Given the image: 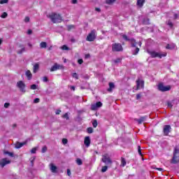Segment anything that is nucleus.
<instances>
[{
    "mask_svg": "<svg viewBox=\"0 0 179 179\" xmlns=\"http://www.w3.org/2000/svg\"><path fill=\"white\" fill-rule=\"evenodd\" d=\"M122 38L125 40V41H129L131 44V48H135V50H132V55H138L139 53L140 49L139 48L136 47L138 42H136V40L135 38H129L128 36L125 34L122 35Z\"/></svg>",
    "mask_w": 179,
    "mask_h": 179,
    "instance_id": "nucleus-1",
    "label": "nucleus"
},
{
    "mask_svg": "<svg viewBox=\"0 0 179 179\" xmlns=\"http://www.w3.org/2000/svg\"><path fill=\"white\" fill-rule=\"evenodd\" d=\"M48 17H49V19H50L51 22L53 23H61L64 20L61 14L56 13H52L48 15Z\"/></svg>",
    "mask_w": 179,
    "mask_h": 179,
    "instance_id": "nucleus-2",
    "label": "nucleus"
},
{
    "mask_svg": "<svg viewBox=\"0 0 179 179\" xmlns=\"http://www.w3.org/2000/svg\"><path fill=\"white\" fill-rule=\"evenodd\" d=\"M172 164H177L179 163V144L176 145L173 150V157L171 161Z\"/></svg>",
    "mask_w": 179,
    "mask_h": 179,
    "instance_id": "nucleus-3",
    "label": "nucleus"
},
{
    "mask_svg": "<svg viewBox=\"0 0 179 179\" xmlns=\"http://www.w3.org/2000/svg\"><path fill=\"white\" fill-rule=\"evenodd\" d=\"M147 52L150 55L151 58H160L162 57H167V53L164 52V54H161L159 52H157L156 51H150L148 50Z\"/></svg>",
    "mask_w": 179,
    "mask_h": 179,
    "instance_id": "nucleus-4",
    "label": "nucleus"
},
{
    "mask_svg": "<svg viewBox=\"0 0 179 179\" xmlns=\"http://www.w3.org/2000/svg\"><path fill=\"white\" fill-rule=\"evenodd\" d=\"M112 51L113 52H121L124 51V48L121 43H115L112 44Z\"/></svg>",
    "mask_w": 179,
    "mask_h": 179,
    "instance_id": "nucleus-5",
    "label": "nucleus"
},
{
    "mask_svg": "<svg viewBox=\"0 0 179 179\" xmlns=\"http://www.w3.org/2000/svg\"><path fill=\"white\" fill-rule=\"evenodd\" d=\"M157 89L159 92H169L171 90V87L170 85L164 86L163 83H160L158 84Z\"/></svg>",
    "mask_w": 179,
    "mask_h": 179,
    "instance_id": "nucleus-6",
    "label": "nucleus"
},
{
    "mask_svg": "<svg viewBox=\"0 0 179 179\" xmlns=\"http://www.w3.org/2000/svg\"><path fill=\"white\" fill-rule=\"evenodd\" d=\"M96 40V30L93 29L91 32L87 35L86 38L87 41H94Z\"/></svg>",
    "mask_w": 179,
    "mask_h": 179,
    "instance_id": "nucleus-7",
    "label": "nucleus"
},
{
    "mask_svg": "<svg viewBox=\"0 0 179 179\" xmlns=\"http://www.w3.org/2000/svg\"><path fill=\"white\" fill-rule=\"evenodd\" d=\"M136 90H139L140 89H145V81L141 79H137L136 81Z\"/></svg>",
    "mask_w": 179,
    "mask_h": 179,
    "instance_id": "nucleus-8",
    "label": "nucleus"
},
{
    "mask_svg": "<svg viewBox=\"0 0 179 179\" xmlns=\"http://www.w3.org/2000/svg\"><path fill=\"white\" fill-rule=\"evenodd\" d=\"M101 162L105 163V164H113V161L111 160V158L108 157V154H105L102 156Z\"/></svg>",
    "mask_w": 179,
    "mask_h": 179,
    "instance_id": "nucleus-9",
    "label": "nucleus"
},
{
    "mask_svg": "<svg viewBox=\"0 0 179 179\" xmlns=\"http://www.w3.org/2000/svg\"><path fill=\"white\" fill-rule=\"evenodd\" d=\"M58 69H64V65L55 63V64L50 68V72H55V71H58Z\"/></svg>",
    "mask_w": 179,
    "mask_h": 179,
    "instance_id": "nucleus-10",
    "label": "nucleus"
},
{
    "mask_svg": "<svg viewBox=\"0 0 179 179\" xmlns=\"http://www.w3.org/2000/svg\"><path fill=\"white\" fill-rule=\"evenodd\" d=\"M169 132H171V126H170V124L164 125L163 129L164 136H169Z\"/></svg>",
    "mask_w": 179,
    "mask_h": 179,
    "instance_id": "nucleus-11",
    "label": "nucleus"
},
{
    "mask_svg": "<svg viewBox=\"0 0 179 179\" xmlns=\"http://www.w3.org/2000/svg\"><path fill=\"white\" fill-rule=\"evenodd\" d=\"M100 107H103V103L101 101H98L96 103L91 105V110L92 111H94L97 110L98 108H100Z\"/></svg>",
    "mask_w": 179,
    "mask_h": 179,
    "instance_id": "nucleus-12",
    "label": "nucleus"
},
{
    "mask_svg": "<svg viewBox=\"0 0 179 179\" xmlns=\"http://www.w3.org/2000/svg\"><path fill=\"white\" fill-rule=\"evenodd\" d=\"M148 119V116L145 115V116H141L139 119H134V121H136V122H138V124L139 125H141V124H142L143 122H145V121H146V120Z\"/></svg>",
    "mask_w": 179,
    "mask_h": 179,
    "instance_id": "nucleus-13",
    "label": "nucleus"
},
{
    "mask_svg": "<svg viewBox=\"0 0 179 179\" xmlns=\"http://www.w3.org/2000/svg\"><path fill=\"white\" fill-rule=\"evenodd\" d=\"M10 160H7L6 158H3L1 159V162H0V166H1V167H5L6 164H10Z\"/></svg>",
    "mask_w": 179,
    "mask_h": 179,
    "instance_id": "nucleus-14",
    "label": "nucleus"
},
{
    "mask_svg": "<svg viewBox=\"0 0 179 179\" xmlns=\"http://www.w3.org/2000/svg\"><path fill=\"white\" fill-rule=\"evenodd\" d=\"M84 143L87 148H89L90 146V137L86 136L84 139Z\"/></svg>",
    "mask_w": 179,
    "mask_h": 179,
    "instance_id": "nucleus-15",
    "label": "nucleus"
},
{
    "mask_svg": "<svg viewBox=\"0 0 179 179\" xmlns=\"http://www.w3.org/2000/svg\"><path fill=\"white\" fill-rule=\"evenodd\" d=\"M25 75L28 80H31V78H33V74H31V71H30V70H27L25 73Z\"/></svg>",
    "mask_w": 179,
    "mask_h": 179,
    "instance_id": "nucleus-16",
    "label": "nucleus"
},
{
    "mask_svg": "<svg viewBox=\"0 0 179 179\" xmlns=\"http://www.w3.org/2000/svg\"><path fill=\"white\" fill-rule=\"evenodd\" d=\"M17 87L20 89L21 92H23V81H19L17 83Z\"/></svg>",
    "mask_w": 179,
    "mask_h": 179,
    "instance_id": "nucleus-17",
    "label": "nucleus"
},
{
    "mask_svg": "<svg viewBox=\"0 0 179 179\" xmlns=\"http://www.w3.org/2000/svg\"><path fill=\"white\" fill-rule=\"evenodd\" d=\"M50 171L52 173H57V170L58 168H57V166L54 165V164H50Z\"/></svg>",
    "mask_w": 179,
    "mask_h": 179,
    "instance_id": "nucleus-18",
    "label": "nucleus"
},
{
    "mask_svg": "<svg viewBox=\"0 0 179 179\" xmlns=\"http://www.w3.org/2000/svg\"><path fill=\"white\" fill-rule=\"evenodd\" d=\"M109 88L108 89V92H113V89L115 88V85H114V83H109Z\"/></svg>",
    "mask_w": 179,
    "mask_h": 179,
    "instance_id": "nucleus-19",
    "label": "nucleus"
},
{
    "mask_svg": "<svg viewBox=\"0 0 179 179\" xmlns=\"http://www.w3.org/2000/svg\"><path fill=\"white\" fill-rule=\"evenodd\" d=\"M38 69H40V65L38 63H36L34 66V69H33L34 73H36Z\"/></svg>",
    "mask_w": 179,
    "mask_h": 179,
    "instance_id": "nucleus-20",
    "label": "nucleus"
},
{
    "mask_svg": "<svg viewBox=\"0 0 179 179\" xmlns=\"http://www.w3.org/2000/svg\"><path fill=\"white\" fill-rule=\"evenodd\" d=\"M23 146V143H20L19 141H17L15 144V149H20Z\"/></svg>",
    "mask_w": 179,
    "mask_h": 179,
    "instance_id": "nucleus-21",
    "label": "nucleus"
},
{
    "mask_svg": "<svg viewBox=\"0 0 179 179\" xmlns=\"http://www.w3.org/2000/svg\"><path fill=\"white\" fill-rule=\"evenodd\" d=\"M145 0H137V6L140 8H142L143 6V3H145Z\"/></svg>",
    "mask_w": 179,
    "mask_h": 179,
    "instance_id": "nucleus-22",
    "label": "nucleus"
},
{
    "mask_svg": "<svg viewBox=\"0 0 179 179\" xmlns=\"http://www.w3.org/2000/svg\"><path fill=\"white\" fill-rule=\"evenodd\" d=\"M127 166V160H125V158L121 157V166L125 167Z\"/></svg>",
    "mask_w": 179,
    "mask_h": 179,
    "instance_id": "nucleus-23",
    "label": "nucleus"
},
{
    "mask_svg": "<svg viewBox=\"0 0 179 179\" xmlns=\"http://www.w3.org/2000/svg\"><path fill=\"white\" fill-rule=\"evenodd\" d=\"M143 24H145V25L150 24V19H149V18H144L143 20Z\"/></svg>",
    "mask_w": 179,
    "mask_h": 179,
    "instance_id": "nucleus-24",
    "label": "nucleus"
},
{
    "mask_svg": "<svg viewBox=\"0 0 179 179\" xmlns=\"http://www.w3.org/2000/svg\"><path fill=\"white\" fill-rule=\"evenodd\" d=\"M116 1L117 0H106V3H107V5H114Z\"/></svg>",
    "mask_w": 179,
    "mask_h": 179,
    "instance_id": "nucleus-25",
    "label": "nucleus"
},
{
    "mask_svg": "<svg viewBox=\"0 0 179 179\" xmlns=\"http://www.w3.org/2000/svg\"><path fill=\"white\" fill-rule=\"evenodd\" d=\"M3 154L8 155V156H9L10 157H13L15 156V154H13V152H10L9 151H4Z\"/></svg>",
    "mask_w": 179,
    "mask_h": 179,
    "instance_id": "nucleus-26",
    "label": "nucleus"
},
{
    "mask_svg": "<svg viewBox=\"0 0 179 179\" xmlns=\"http://www.w3.org/2000/svg\"><path fill=\"white\" fill-rule=\"evenodd\" d=\"M30 163H31V167H33L34 166V160H36V157H31L30 159Z\"/></svg>",
    "mask_w": 179,
    "mask_h": 179,
    "instance_id": "nucleus-27",
    "label": "nucleus"
},
{
    "mask_svg": "<svg viewBox=\"0 0 179 179\" xmlns=\"http://www.w3.org/2000/svg\"><path fill=\"white\" fill-rule=\"evenodd\" d=\"M166 50H174L176 48V45H171L170 44H167L166 46Z\"/></svg>",
    "mask_w": 179,
    "mask_h": 179,
    "instance_id": "nucleus-28",
    "label": "nucleus"
},
{
    "mask_svg": "<svg viewBox=\"0 0 179 179\" xmlns=\"http://www.w3.org/2000/svg\"><path fill=\"white\" fill-rule=\"evenodd\" d=\"M41 48H47V43L46 42H41L40 43Z\"/></svg>",
    "mask_w": 179,
    "mask_h": 179,
    "instance_id": "nucleus-29",
    "label": "nucleus"
},
{
    "mask_svg": "<svg viewBox=\"0 0 179 179\" xmlns=\"http://www.w3.org/2000/svg\"><path fill=\"white\" fill-rule=\"evenodd\" d=\"M76 163L78 166H82V164H83V162H82V159H80V158H78L76 159Z\"/></svg>",
    "mask_w": 179,
    "mask_h": 179,
    "instance_id": "nucleus-30",
    "label": "nucleus"
},
{
    "mask_svg": "<svg viewBox=\"0 0 179 179\" xmlns=\"http://www.w3.org/2000/svg\"><path fill=\"white\" fill-rule=\"evenodd\" d=\"M75 29V25L71 24V25H68V26H67V30H68V31H71V30H72V29Z\"/></svg>",
    "mask_w": 179,
    "mask_h": 179,
    "instance_id": "nucleus-31",
    "label": "nucleus"
},
{
    "mask_svg": "<svg viewBox=\"0 0 179 179\" xmlns=\"http://www.w3.org/2000/svg\"><path fill=\"white\" fill-rule=\"evenodd\" d=\"M62 50L63 51H69V48L66 46V45H64L62 46Z\"/></svg>",
    "mask_w": 179,
    "mask_h": 179,
    "instance_id": "nucleus-32",
    "label": "nucleus"
},
{
    "mask_svg": "<svg viewBox=\"0 0 179 179\" xmlns=\"http://www.w3.org/2000/svg\"><path fill=\"white\" fill-rule=\"evenodd\" d=\"M107 170H108V166H102V169H101L102 173H106V171H107Z\"/></svg>",
    "mask_w": 179,
    "mask_h": 179,
    "instance_id": "nucleus-33",
    "label": "nucleus"
},
{
    "mask_svg": "<svg viewBox=\"0 0 179 179\" xmlns=\"http://www.w3.org/2000/svg\"><path fill=\"white\" fill-rule=\"evenodd\" d=\"M1 17H2V19H6V17H8V13L6 12L3 13Z\"/></svg>",
    "mask_w": 179,
    "mask_h": 179,
    "instance_id": "nucleus-34",
    "label": "nucleus"
},
{
    "mask_svg": "<svg viewBox=\"0 0 179 179\" xmlns=\"http://www.w3.org/2000/svg\"><path fill=\"white\" fill-rule=\"evenodd\" d=\"M97 125H98L97 120H94L92 122V127L94 128H97Z\"/></svg>",
    "mask_w": 179,
    "mask_h": 179,
    "instance_id": "nucleus-35",
    "label": "nucleus"
},
{
    "mask_svg": "<svg viewBox=\"0 0 179 179\" xmlns=\"http://www.w3.org/2000/svg\"><path fill=\"white\" fill-rule=\"evenodd\" d=\"M87 132L88 134H93V128H92V127H88V128L87 129Z\"/></svg>",
    "mask_w": 179,
    "mask_h": 179,
    "instance_id": "nucleus-36",
    "label": "nucleus"
},
{
    "mask_svg": "<svg viewBox=\"0 0 179 179\" xmlns=\"http://www.w3.org/2000/svg\"><path fill=\"white\" fill-rule=\"evenodd\" d=\"M24 22L25 23H29V22H30V17L26 16V17H24Z\"/></svg>",
    "mask_w": 179,
    "mask_h": 179,
    "instance_id": "nucleus-37",
    "label": "nucleus"
},
{
    "mask_svg": "<svg viewBox=\"0 0 179 179\" xmlns=\"http://www.w3.org/2000/svg\"><path fill=\"white\" fill-rule=\"evenodd\" d=\"M122 61V59L121 58H117L114 60L115 64H120Z\"/></svg>",
    "mask_w": 179,
    "mask_h": 179,
    "instance_id": "nucleus-38",
    "label": "nucleus"
},
{
    "mask_svg": "<svg viewBox=\"0 0 179 179\" xmlns=\"http://www.w3.org/2000/svg\"><path fill=\"white\" fill-rule=\"evenodd\" d=\"M62 118H65L66 120H69V115H68V113H66L64 115H63Z\"/></svg>",
    "mask_w": 179,
    "mask_h": 179,
    "instance_id": "nucleus-39",
    "label": "nucleus"
},
{
    "mask_svg": "<svg viewBox=\"0 0 179 179\" xmlns=\"http://www.w3.org/2000/svg\"><path fill=\"white\" fill-rule=\"evenodd\" d=\"M30 89L31 90H36V89H37V85L36 84H33L31 85Z\"/></svg>",
    "mask_w": 179,
    "mask_h": 179,
    "instance_id": "nucleus-40",
    "label": "nucleus"
},
{
    "mask_svg": "<svg viewBox=\"0 0 179 179\" xmlns=\"http://www.w3.org/2000/svg\"><path fill=\"white\" fill-rule=\"evenodd\" d=\"M138 155H140V156H142V149L141 148V145L138 146Z\"/></svg>",
    "mask_w": 179,
    "mask_h": 179,
    "instance_id": "nucleus-41",
    "label": "nucleus"
},
{
    "mask_svg": "<svg viewBox=\"0 0 179 179\" xmlns=\"http://www.w3.org/2000/svg\"><path fill=\"white\" fill-rule=\"evenodd\" d=\"M9 2V0H0L1 5H3V3H8Z\"/></svg>",
    "mask_w": 179,
    "mask_h": 179,
    "instance_id": "nucleus-42",
    "label": "nucleus"
},
{
    "mask_svg": "<svg viewBox=\"0 0 179 179\" xmlns=\"http://www.w3.org/2000/svg\"><path fill=\"white\" fill-rule=\"evenodd\" d=\"M168 26H169V27H171V29H172L173 26H174V24H173V22L170 20L168 21Z\"/></svg>",
    "mask_w": 179,
    "mask_h": 179,
    "instance_id": "nucleus-43",
    "label": "nucleus"
},
{
    "mask_svg": "<svg viewBox=\"0 0 179 179\" xmlns=\"http://www.w3.org/2000/svg\"><path fill=\"white\" fill-rule=\"evenodd\" d=\"M47 147L45 145L42 148V153H45V152H47Z\"/></svg>",
    "mask_w": 179,
    "mask_h": 179,
    "instance_id": "nucleus-44",
    "label": "nucleus"
},
{
    "mask_svg": "<svg viewBox=\"0 0 179 179\" xmlns=\"http://www.w3.org/2000/svg\"><path fill=\"white\" fill-rule=\"evenodd\" d=\"M73 78H75V79H79V77L78 76V73H73L72 75Z\"/></svg>",
    "mask_w": 179,
    "mask_h": 179,
    "instance_id": "nucleus-45",
    "label": "nucleus"
},
{
    "mask_svg": "<svg viewBox=\"0 0 179 179\" xmlns=\"http://www.w3.org/2000/svg\"><path fill=\"white\" fill-rule=\"evenodd\" d=\"M62 143H63V145H66V143H68V139L63 138L62 139Z\"/></svg>",
    "mask_w": 179,
    "mask_h": 179,
    "instance_id": "nucleus-46",
    "label": "nucleus"
},
{
    "mask_svg": "<svg viewBox=\"0 0 179 179\" xmlns=\"http://www.w3.org/2000/svg\"><path fill=\"white\" fill-rule=\"evenodd\" d=\"M36 152H37V148H33L31 150V153H36Z\"/></svg>",
    "mask_w": 179,
    "mask_h": 179,
    "instance_id": "nucleus-47",
    "label": "nucleus"
},
{
    "mask_svg": "<svg viewBox=\"0 0 179 179\" xmlns=\"http://www.w3.org/2000/svg\"><path fill=\"white\" fill-rule=\"evenodd\" d=\"M142 97V94H136V100H139Z\"/></svg>",
    "mask_w": 179,
    "mask_h": 179,
    "instance_id": "nucleus-48",
    "label": "nucleus"
},
{
    "mask_svg": "<svg viewBox=\"0 0 179 179\" xmlns=\"http://www.w3.org/2000/svg\"><path fill=\"white\" fill-rule=\"evenodd\" d=\"M43 81L45 82V83L48 82V77L44 76L43 78Z\"/></svg>",
    "mask_w": 179,
    "mask_h": 179,
    "instance_id": "nucleus-49",
    "label": "nucleus"
},
{
    "mask_svg": "<svg viewBox=\"0 0 179 179\" xmlns=\"http://www.w3.org/2000/svg\"><path fill=\"white\" fill-rule=\"evenodd\" d=\"M34 103H40V99L36 98V99H34Z\"/></svg>",
    "mask_w": 179,
    "mask_h": 179,
    "instance_id": "nucleus-50",
    "label": "nucleus"
},
{
    "mask_svg": "<svg viewBox=\"0 0 179 179\" xmlns=\"http://www.w3.org/2000/svg\"><path fill=\"white\" fill-rule=\"evenodd\" d=\"M55 114H56V115H59V114H61V110L57 109V110L55 111Z\"/></svg>",
    "mask_w": 179,
    "mask_h": 179,
    "instance_id": "nucleus-51",
    "label": "nucleus"
},
{
    "mask_svg": "<svg viewBox=\"0 0 179 179\" xmlns=\"http://www.w3.org/2000/svg\"><path fill=\"white\" fill-rule=\"evenodd\" d=\"M78 62L80 65H82V64H83V59H79L78 60Z\"/></svg>",
    "mask_w": 179,
    "mask_h": 179,
    "instance_id": "nucleus-52",
    "label": "nucleus"
},
{
    "mask_svg": "<svg viewBox=\"0 0 179 179\" xmlns=\"http://www.w3.org/2000/svg\"><path fill=\"white\" fill-rule=\"evenodd\" d=\"M27 33L29 36H30V34H33V31L31 29H28Z\"/></svg>",
    "mask_w": 179,
    "mask_h": 179,
    "instance_id": "nucleus-53",
    "label": "nucleus"
},
{
    "mask_svg": "<svg viewBox=\"0 0 179 179\" xmlns=\"http://www.w3.org/2000/svg\"><path fill=\"white\" fill-rule=\"evenodd\" d=\"M10 106V103H4L5 108H8Z\"/></svg>",
    "mask_w": 179,
    "mask_h": 179,
    "instance_id": "nucleus-54",
    "label": "nucleus"
},
{
    "mask_svg": "<svg viewBox=\"0 0 179 179\" xmlns=\"http://www.w3.org/2000/svg\"><path fill=\"white\" fill-rule=\"evenodd\" d=\"M71 3H73V5L78 3V0H72Z\"/></svg>",
    "mask_w": 179,
    "mask_h": 179,
    "instance_id": "nucleus-55",
    "label": "nucleus"
},
{
    "mask_svg": "<svg viewBox=\"0 0 179 179\" xmlns=\"http://www.w3.org/2000/svg\"><path fill=\"white\" fill-rule=\"evenodd\" d=\"M71 169H67V175H68L69 176H71Z\"/></svg>",
    "mask_w": 179,
    "mask_h": 179,
    "instance_id": "nucleus-56",
    "label": "nucleus"
},
{
    "mask_svg": "<svg viewBox=\"0 0 179 179\" xmlns=\"http://www.w3.org/2000/svg\"><path fill=\"white\" fill-rule=\"evenodd\" d=\"M71 43H76V40L74 38H71Z\"/></svg>",
    "mask_w": 179,
    "mask_h": 179,
    "instance_id": "nucleus-57",
    "label": "nucleus"
},
{
    "mask_svg": "<svg viewBox=\"0 0 179 179\" xmlns=\"http://www.w3.org/2000/svg\"><path fill=\"white\" fill-rule=\"evenodd\" d=\"M70 89L75 92V86H70Z\"/></svg>",
    "mask_w": 179,
    "mask_h": 179,
    "instance_id": "nucleus-58",
    "label": "nucleus"
},
{
    "mask_svg": "<svg viewBox=\"0 0 179 179\" xmlns=\"http://www.w3.org/2000/svg\"><path fill=\"white\" fill-rule=\"evenodd\" d=\"M95 10H96V12H101V10L99 8H95Z\"/></svg>",
    "mask_w": 179,
    "mask_h": 179,
    "instance_id": "nucleus-59",
    "label": "nucleus"
},
{
    "mask_svg": "<svg viewBox=\"0 0 179 179\" xmlns=\"http://www.w3.org/2000/svg\"><path fill=\"white\" fill-rule=\"evenodd\" d=\"M168 107H173V104L171 102H168Z\"/></svg>",
    "mask_w": 179,
    "mask_h": 179,
    "instance_id": "nucleus-60",
    "label": "nucleus"
},
{
    "mask_svg": "<svg viewBox=\"0 0 179 179\" xmlns=\"http://www.w3.org/2000/svg\"><path fill=\"white\" fill-rule=\"evenodd\" d=\"M156 170H158V171H163V169L162 168H156Z\"/></svg>",
    "mask_w": 179,
    "mask_h": 179,
    "instance_id": "nucleus-61",
    "label": "nucleus"
},
{
    "mask_svg": "<svg viewBox=\"0 0 179 179\" xmlns=\"http://www.w3.org/2000/svg\"><path fill=\"white\" fill-rule=\"evenodd\" d=\"M85 58L86 59L90 58V55H89V54L85 55Z\"/></svg>",
    "mask_w": 179,
    "mask_h": 179,
    "instance_id": "nucleus-62",
    "label": "nucleus"
},
{
    "mask_svg": "<svg viewBox=\"0 0 179 179\" xmlns=\"http://www.w3.org/2000/svg\"><path fill=\"white\" fill-rule=\"evenodd\" d=\"M178 15L174 14V19H178Z\"/></svg>",
    "mask_w": 179,
    "mask_h": 179,
    "instance_id": "nucleus-63",
    "label": "nucleus"
},
{
    "mask_svg": "<svg viewBox=\"0 0 179 179\" xmlns=\"http://www.w3.org/2000/svg\"><path fill=\"white\" fill-rule=\"evenodd\" d=\"M28 46L29 47V48H31V47H33V45L30 43H28Z\"/></svg>",
    "mask_w": 179,
    "mask_h": 179,
    "instance_id": "nucleus-64",
    "label": "nucleus"
}]
</instances>
